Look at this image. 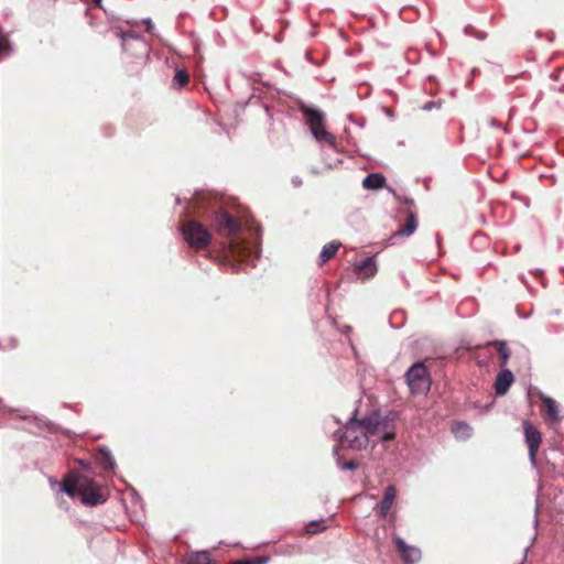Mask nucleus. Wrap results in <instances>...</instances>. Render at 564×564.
I'll list each match as a JSON object with an SVG mask.
<instances>
[{
  "label": "nucleus",
  "mask_w": 564,
  "mask_h": 564,
  "mask_svg": "<svg viewBox=\"0 0 564 564\" xmlns=\"http://www.w3.org/2000/svg\"><path fill=\"white\" fill-rule=\"evenodd\" d=\"M268 562H269V558H268V557H259V558H257V560H256V562H254V563H252V564H268Z\"/></svg>",
  "instance_id": "nucleus-31"
},
{
  "label": "nucleus",
  "mask_w": 564,
  "mask_h": 564,
  "mask_svg": "<svg viewBox=\"0 0 564 564\" xmlns=\"http://www.w3.org/2000/svg\"><path fill=\"white\" fill-rule=\"evenodd\" d=\"M452 432L456 440L466 441L473 435V429L465 422H455Z\"/></svg>",
  "instance_id": "nucleus-17"
},
{
  "label": "nucleus",
  "mask_w": 564,
  "mask_h": 564,
  "mask_svg": "<svg viewBox=\"0 0 564 564\" xmlns=\"http://www.w3.org/2000/svg\"><path fill=\"white\" fill-rule=\"evenodd\" d=\"M6 350H13L19 346V340L15 337H8L3 339Z\"/></svg>",
  "instance_id": "nucleus-27"
},
{
  "label": "nucleus",
  "mask_w": 564,
  "mask_h": 564,
  "mask_svg": "<svg viewBox=\"0 0 564 564\" xmlns=\"http://www.w3.org/2000/svg\"><path fill=\"white\" fill-rule=\"evenodd\" d=\"M464 34L468 36H474L480 41L486 39V33L475 30L471 25H467L464 29Z\"/></svg>",
  "instance_id": "nucleus-25"
},
{
  "label": "nucleus",
  "mask_w": 564,
  "mask_h": 564,
  "mask_svg": "<svg viewBox=\"0 0 564 564\" xmlns=\"http://www.w3.org/2000/svg\"><path fill=\"white\" fill-rule=\"evenodd\" d=\"M181 232L185 242L193 249H205L212 241V234L206 226L197 220H186L182 227Z\"/></svg>",
  "instance_id": "nucleus-6"
},
{
  "label": "nucleus",
  "mask_w": 564,
  "mask_h": 564,
  "mask_svg": "<svg viewBox=\"0 0 564 564\" xmlns=\"http://www.w3.org/2000/svg\"><path fill=\"white\" fill-rule=\"evenodd\" d=\"M323 529L324 528L321 527V522L319 521H312L306 527V532L308 534H316V533L321 532Z\"/></svg>",
  "instance_id": "nucleus-26"
},
{
  "label": "nucleus",
  "mask_w": 564,
  "mask_h": 564,
  "mask_svg": "<svg viewBox=\"0 0 564 564\" xmlns=\"http://www.w3.org/2000/svg\"><path fill=\"white\" fill-rule=\"evenodd\" d=\"M542 401L549 419L554 422L561 421L562 417L560 415L558 405L556 401L550 397H543Z\"/></svg>",
  "instance_id": "nucleus-20"
},
{
  "label": "nucleus",
  "mask_w": 564,
  "mask_h": 564,
  "mask_svg": "<svg viewBox=\"0 0 564 564\" xmlns=\"http://www.w3.org/2000/svg\"><path fill=\"white\" fill-rule=\"evenodd\" d=\"M187 564H210V555L207 551H196L186 554Z\"/></svg>",
  "instance_id": "nucleus-22"
},
{
  "label": "nucleus",
  "mask_w": 564,
  "mask_h": 564,
  "mask_svg": "<svg viewBox=\"0 0 564 564\" xmlns=\"http://www.w3.org/2000/svg\"><path fill=\"white\" fill-rule=\"evenodd\" d=\"M232 269H234V271H237L239 269V267L237 264H234Z\"/></svg>",
  "instance_id": "nucleus-36"
},
{
  "label": "nucleus",
  "mask_w": 564,
  "mask_h": 564,
  "mask_svg": "<svg viewBox=\"0 0 564 564\" xmlns=\"http://www.w3.org/2000/svg\"><path fill=\"white\" fill-rule=\"evenodd\" d=\"M394 546L405 564H416L422 558V552L416 545L408 544L401 536L393 535Z\"/></svg>",
  "instance_id": "nucleus-10"
},
{
  "label": "nucleus",
  "mask_w": 564,
  "mask_h": 564,
  "mask_svg": "<svg viewBox=\"0 0 564 564\" xmlns=\"http://www.w3.org/2000/svg\"><path fill=\"white\" fill-rule=\"evenodd\" d=\"M0 350H6V345L3 343V339H0Z\"/></svg>",
  "instance_id": "nucleus-33"
},
{
  "label": "nucleus",
  "mask_w": 564,
  "mask_h": 564,
  "mask_svg": "<svg viewBox=\"0 0 564 564\" xmlns=\"http://www.w3.org/2000/svg\"><path fill=\"white\" fill-rule=\"evenodd\" d=\"M13 53L10 34L0 26V59L10 56Z\"/></svg>",
  "instance_id": "nucleus-19"
},
{
  "label": "nucleus",
  "mask_w": 564,
  "mask_h": 564,
  "mask_svg": "<svg viewBox=\"0 0 564 564\" xmlns=\"http://www.w3.org/2000/svg\"><path fill=\"white\" fill-rule=\"evenodd\" d=\"M513 381V373L509 369H500L494 383L496 395H505L512 386Z\"/></svg>",
  "instance_id": "nucleus-12"
},
{
  "label": "nucleus",
  "mask_w": 564,
  "mask_h": 564,
  "mask_svg": "<svg viewBox=\"0 0 564 564\" xmlns=\"http://www.w3.org/2000/svg\"><path fill=\"white\" fill-rule=\"evenodd\" d=\"M300 111L305 119L312 137L321 147L322 156L326 166L328 169H336L341 161L339 159L330 160L327 158L328 150L334 152H337L338 150L336 137L326 130L325 113L322 110L307 105H301Z\"/></svg>",
  "instance_id": "nucleus-2"
},
{
  "label": "nucleus",
  "mask_w": 564,
  "mask_h": 564,
  "mask_svg": "<svg viewBox=\"0 0 564 564\" xmlns=\"http://www.w3.org/2000/svg\"><path fill=\"white\" fill-rule=\"evenodd\" d=\"M386 185V177L380 173H370L362 180L366 189H380Z\"/></svg>",
  "instance_id": "nucleus-15"
},
{
  "label": "nucleus",
  "mask_w": 564,
  "mask_h": 564,
  "mask_svg": "<svg viewBox=\"0 0 564 564\" xmlns=\"http://www.w3.org/2000/svg\"><path fill=\"white\" fill-rule=\"evenodd\" d=\"M61 490L70 498L78 494L82 502L87 506H97L105 502V498L94 481L75 471L69 473L61 482Z\"/></svg>",
  "instance_id": "nucleus-4"
},
{
  "label": "nucleus",
  "mask_w": 564,
  "mask_h": 564,
  "mask_svg": "<svg viewBox=\"0 0 564 564\" xmlns=\"http://www.w3.org/2000/svg\"><path fill=\"white\" fill-rule=\"evenodd\" d=\"M340 246L341 243L338 241H332L329 243L324 245L318 257V265H323L329 259H332L336 254Z\"/></svg>",
  "instance_id": "nucleus-16"
},
{
  "label": "nucleus",
  "mask_w": 564,
  "mask_h": 564,
  "mask_svg": "<svg viewBox=\"0 0 564 564\" xmlns=\"http://www.w3.org/2000/svg\"><path fill=\"white\" fill-rule=\"evenodd\" d=\"M491 124L492 126H498V123L495 120L491 121Z\"/></svg>",
  "instance_id": "nucleus-37"
},
{
  "label": "nucleus",
  "mask_w": 564,
  "mask_h": 564,
  "mask_svg": "<svg viewBox=\"0 0 564 564\" xmlns=\"http://www.w3.org/2000/svg\"><path fill=\"white\" fill-rule=\"evenodd\" d=\"M338 454H339V447L334 446L333 455L335 457H338ZM336 462H337V466L343 470H355L358 468V464L355 460H348V462L341 464L339 458H336Z\"/></svg>",
  "instance_id": "nucleus-23"
},
{
  "label": "nucleus",
  "mask_w": 564,
  "mask_h": 564,
  "mask_svg": "<svg viewBox=\"0 0 564 564\" xmlns=\"http://www.w3.org/2000/svg\"><path fill=\"white\" fill-rule=\"evenodd\" d=\"M434 107H436L435 102H433V101H429V102L424 104V106H423V110H425V111H430V110H432Z\"/></svg>",
  "instance_id": "nucleus-30"
},
{
  "label": "nucleus",
  "mask_w": 564,
  "mask_h": 564,
  "mask_svg": "<svg viewBox=\"0 0 564 564\" xmlns=\"http://www.w3.org/2000/svg\"><path fill=\"white\" fill-rule=\"evenodd\" d=\"M490 345L497 349V352L500 358V368L508 369L507 365L510 358V350L507 346V343L502 340H495Z\"/></svg>",
  "instance_id": "nucleus-18"
},
{
  "label": "nucleus",
  "mask_w": 564,
  "mask_h": 564,
  "mask_svg": "<svg viewBox=\"0 0 564 564\" xmlns=\"http://www.w3.org/2000/svg\"><path fill=\"white\" fill-rule=\"evenodd\" d=\"M356 414L357 409L344 425L338 417L332 416L325 420V427L330 430V425H339L338 429L333 431L334 440L351 449L360 451L368 445L369 438L366 437L365 431L361 430Z\"/></svg>",
  "instance_id": "nucleus-3"
},
{
  "label": "nucleus",
  "mask_w": 564,
  "mask_h": 564,
  "mask_svg": "<svg viewBox=\"0 0 564 564\" xmlns=\"http://www.w3.org/2000/svg\"><path fill=\"white\" fill-rule=\"evenodd\" d=\"M366 437L378 435L383 442L392 441L395 437L394 416L381 414L373 411L364 419L358 420Z\"/></svg>",
  "instance_id": "nucleus-5"
},
{
  "label": "nucleus",
  "mask_w": 564,
  "mask_h": 564,
  "mask_svg": "<svg viewBox=\"0 0 564 564\" xmlns=\"http://www.w3.org/2000/svg\"><path fill=\"white\" fill-rule=\"evenodd\" d=\"M397 496V489L394 486H388L384 490L382 500L377 505L380 517L386 518Z\"/></svg>",
  "instance_id": "nucleus-13"
},
{
  "label": "nucleus",
  "mask_w": 564,
  "mask_h": 564,
  "mask_svg": "<svg viewBox=\"0 0 564 564\" xmlns=\"http://www.w3.org/2000/svg\"><path fill=\"white\" fill-rule=\"evenodd\" d=\"M97 463L105 469L113 471L116 468V460L111 451L106 446H100L96 454Z\"/></svg>",
  "instance_id": "nucleus-14"
},
{
  "label": "nucleus",
  "mask_w": 564,
  "mask_h": 564,
  "mask_svg": "<svg viewBox=\"0 0 564 564\" xmlns=\"http://www.w3.org/2000/svg\"><path fill=\"white\" fill-rule=\"evenodd\" d=\"M354 270L359 280L365 281L372 279L378 272L375 257H367L360 262L355 263Z\"/></svg>",
  "instance_id": "nucleus-11"
},
{
  "label": "nucleus",
  "mask_w": 564,
  "mask_h": 564,
  "mask_svg": "<svg viewBox=\"0 0 564 564\" xmlns=\"http://www.w3.org/2000/svg\"><path fill=\"white\" fill-rule=\"evenodd\" d=\"M93 1H94V3H95L98 8H100V7H101V2H102V0H93Z\"/></svg>",
  "instance_id": "nucleus-34"
},
{
  "label": "nucleus",
  "mask_w": 564,
  "mask_h": 564,
  "mask_svg": "<svg viewBox=\"0 0 564 564\" xmlns=\"http://www.w3.org/2000/svg\"><path fill=\"white\" fill-rule=\"evenodd\" d=\"M173 80L175 85L182 87L188 82V75L184 69H180L176 72Z\"/></svg>",
  "instance_id": "nucleus-24"
},
{
  "label": "nucleus",
  "mask_w": 564,
  "mask_h": 564,
  "mask_svg": "<svg viewBox=\"0 0 564 564\" xmlns=\"http://www.w3.org/2000/svg\"><path fill=\"white\" fill-rule=\"evenodd\" d=\"M214 199V196L202 195L197 203L203 205L205 200ZM213 208L212 224L218 236L221 237V248L227 257L237 259L250 265H254L260 257L259 242H250L241 235V223L238 218L231 216L221 207H217L207 202Z\"/></svg>",
  "instance_id": "nucleus-1"
},
{
  "label": "nucleus",
  "mask_w": 564,
  "mask_h": 564,
  "mask_svg": "<svg viewBox=\"0 0 564 564\" xmlns=\"http://www.w3.org/2000/svg\"><path fill=\"white\" fill-rule=\"evenodd\" d=\"M142 22L145 24V26H147V31H149V32H150V31H152V30H153L154 24H153V22H152V20H151L150 18H145V19H143V20H142Z\"/></svg>",
  "instance_id": "nucleus-29"
},
{
  "label": "nucleus",
  "mask_w": 564,
  "mask_h": 564,
  "mask_svg": "<svg viewBox=\"0 0 564 564\" xmlns=\"http://www.w3.org/2000/svg\"><path fill=\"white\" fill-rule=\"evenodd\" d=\"M232 564H252L250 561H236Z\"/></svg>",
  "instance_id": "nucleus-32"
},
{
  "label": "nucleus",
  "mask_w": 564,
  "mask_h": 564,
  "mask_svg": "<svg viewBox=\"0 0 564 564\" xmlns=\"http://www.w3.org/2000/svg\"><path fill=\"white\" fill-rule=\"evenodd\" d=\"M405 380L413 393H427L430 390V379L423 362L411 366L405 373Z\"/></svg>",
  "instance_id": "nucleus-7"
},
{
  "label": "nucleus",
  "mask_w": 564,
  "mask_h": 564,
  "mask_svg": "<svg viewBox=\"0 0 564 564\" xmlns=\"http://www.w3.org/2000/svg\"><path fill=\"white\" fill-rule=\"evenodd\" d=\"M121 45L123 51L135 57H149L150 46L148 42L139 34L127 31L121 34Z\"/></svg>",
  "instance_id": "nucleus-8"
},
{
  "label": "nucleus",
  "mask_w": 564,
  "mask_h": 564,
  "mask_svg": "<svg viewBox=\"0 0 564 564\" xmlns=\"http://www.w3.org/2000/svg\"><path fill=\"white\" fill-rule=\"evenodd\" d=\"M523 432L525 444L529 451V459L533 468H538L536 454L542 443V435L540 431L534 427L529 421L523 422Z\"/></svg>",
  "instance_id": "nucleus-9"
},
{
  "label": "nucleus",
  "mask_w": 564,
  "mask_h": 564,
  "mask_svg": "<svg viewBox=\"0 0 564 564\" xmlns=\"http://www.w3.org/2000/svg\"><path fill=\"white\" fill-rule=\"evenodd\" d=\"M416 228H417L416 216L413 213H409V215L406 217V224L395 232V236L409 237L412 234H414Z\"/></svg>",
  "instance_id": "nucleus-21"
},
{
  "label": "nucleus",
  "mask_w": 564,
  "mask_h": 564,
  "mask_svg": "<svg viewBox=\"0 0 564 564\" xmlns=\"http://www.w3.org/2000/svg\"><path fill=\"white\" fill-rule=\"evenodd\" d=\"M77 463H78V465H79L82 468H84V469H86V470H89V469H90V467H91L90 462H89V460H87V459H78V460H77Z\"/></svg>",
  "instance_id": "nucleus-28"
},
{
  "label": "nucleus",
  "mask_w": 564,
  "mask_h": 564,
  "mask_svg": "<svg viewBox=\"0 0 564 564\" xmlns=\"http://www.w3.org/2000/svg\"><path fill=\"white\" fill-rule=\"evenodd\" d=\"M293 182H294V184H295L296 186L301 184V180H300V178H295Z\"/></svg>",
  "instance_id": "nucleus-35"
}]
</instances>
